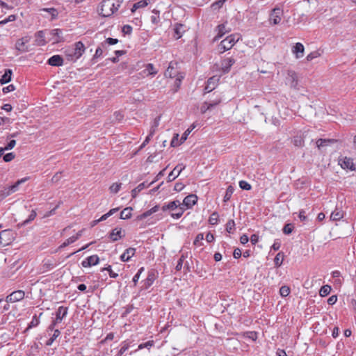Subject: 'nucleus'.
<instances>
[{
	"mask_svg": "<svg viewBox=\"0 0 356 356\" xmlns=\"http://www.w3.org/2000/svg\"><path fill=\"white\" fill-rule=\"evenodd\" d=\"M155 182V180L152 181L151 183H149V184H146V182H143L141 184H140L137 187H136L135 188H134L132 191H131V195L133 197H136L137 196V195L142 191L145 188H148L149 186H151L152 184H154Z\"/></svg>",
	"mask_w": 356,
	"mask_h": 356,
	"instance_id": "23",
	"label": "nucleus"
},
{
	"mask_svg": "<svg viewBox=\"0 0 356 356\" xmlns=\"http://www.w3.org/2000/svg\"><path fill=\"white\" fill-rule=\"evenodd\" d=\"M285 83L286 85L289 86L291 88L299 90L298 75L295 71L287 70Z\"/></svg>",
	"mask_w": 356,
	"mask_h": 356,
	"instance_id": "5",
	"label": "nucleus"
},
{
	"mask_svg": "<svg viewBox=\"0 0 356 356\" xmlns=\"http://www.w3.org/2000/svg\"><path fill=\"white\" fill-rule=\"evenodd\" d=\"M331 290H332V289H331L330 286H329V285H324V286H323L321 288V289L319 291V294L322 297H325L328 294H330Z\"/></svg>",
	"mask_w": 356,
	"mask_h": 356,
	"instance_id": "37",
	"label": "nucleus"
},
{
	"mask_svg": "<svg viewBox=\"0 0 356 356\" xmlns=\"http://www.w3.org/2000/svg\"><path fill=\"white\" fill-rule=\"evenodd\" d=\"M157 273L154 270H152L148 272L147 277L144 281V285L145 289H148L154 283L156 278Z\"/></svg>",
	"mask_w": 356,
	"mask_h": 356,
	"instance_id": "17",
	"label": "nucleus"
},
{
	"mask_svg": "<svg viewBox=\"0 0 356 356\" xmlns=\"http://www.w3.org/2000/svg\"><path fill=\"white\" fill-rule=\"evenodd\" d=\"M40 323V321L38 320V318H37L36 315H35L31 323H29L27 329H30V328H32L33 327H36L38 324Z\"/></svg>",
	"mask_w": 356,
	"mask_h": 356,
	"instance_id": "52",
	"label": "nucleus"
},
{
	"mask_svg": "<svg viewBox=\"0 0 356 356\" xmlns=\"http://www.w3.org/2000/svg\"><path fill=\"white\" fill-rule=\"evenodd\" d=\"M153 13L155 14L154 15H152L151 17V21L153 24H156L159 20H160V17H159V12L157 11V10H153Z\"/></svg>",
	"mask_w": 356,
	"mask_h": 356,
	"instance_id": "53",
	"label": "nucleus"
},
{
	"mask_svg": "<svg viewBox=\"0 0 356 356\" xmlns=\"http://www.w3.org/2000/svg\"><path fill=\"white\" fill-rule=\"evenodd\" d=\"M104 270H107L109 273V276L112 278H116L118 276V273H115L112 270L111 266H108L107 267L102 269V271Z\"/></svg>",
	"mask_w": 356,
	"mask_h": 356,
	"instance_id": "55",
	"label": "nucleus"
},
{
	"mask_svg": "<svg viewBox=\"0 0 356 356\" xmlns=\"http://www.w3.org/2000/svg\"><path fill=\"white\" fill-rule=\"evenodd\" d=\"M26 180H27L26 177L21 179L18 180L17 182H15L13 185L10 186L9 187H7L8 191H10V194L16 192L18 190L19 186L21 184L25 182Z\"/></svg>",
	"mask_w": 356,
	"mask_h": 356,
	"instance_id": "31",
	"label": "nucleus"
},
{
	"mask_svg": "<svg viewBox=\"0 0 356 356\" xmlns=\"http://www.w3.org/2000/svg\"><path fill=\"white\" fill-rule=\"evenodd\" d=\"M43 10L51 14L52 18H56L58 16V11L54 8H44Z\"/></svg>",
	"mask_w": 356,
	"mask_h": 356,
	"instance_id": "50",
	"label": "nucleus"
},
{
	"mask_svg": "<svg viewBox=\"0 0 356 356\" xmlns=\"http://www.w3.org/2000/svg\"><path fill=\"white\" fill-rule=\"evenodd\" d=\"M122 3V0H103L99 6V14L103 17L112 16L117 12Z\"/></svg>",
	"mask_w": 356,
	"mask_h": 356,
	"instance_id": "1",
	"label": "nucleus"
},
{
	"mask_svg": "<svg viewBox=\"0 0 356 356\" xmlns=\"http://www.w3.org/2000/svg\"><path fill=\"white\" fill-rule=\"evenodd\" d=\"M118 42V39L108 38L106 39L105 41L102 42V47L103 48L107 49L108 45H113V44H117Z\"/></svg>",
	"mask_w": 356,
	"mask_h": 356,
	"instance_id": "36",
	"label": "nucleus"
},
{
	"mask_svg": "<svg viewBox=\"0 0 356 356\" xmlns=\"http://www.w3.org/2000/svg\"><path fill=\"white\" fill-rule=\"evenodd\" d=\"M13 72L10 69H6L4 74L0 79V83L1 85L6 84L11 81V76Z\"/></svg>",
	"mask_w": 356,
	"mask_h": 356,
	"instance_id": "29",
	"label": "nucleus"
},
{
	"mask_svg": "<svg viewBox=\"0 0 356 356\" xmlns=\"http://www.w3.org/2000/svg\"><path fill=\"white\" fill-rule=\"evenodd\" d=\"M186 166L184 164L177 165L168 175V181H172L175 180L181 173V172L184 170Z\"/></svg>",
	"mask_w": 356,
	"mask_h": 356,
	"instance_id": "14",
	"label": "nucleus"
},
{
	"mask_svg": "<svg viewBox=\"0 0 356 356\" xmlns=\"http://www.w3.org/2000/svg\"><path fill=\"white\" fill-rule=\"evenodd\" d=\"M104 49H106V48H103V47H102V43H101V44H100V46H99V47L97 48V49H96V51H95V55L93 56V58H92V59L94 60V59H95V58H99V57L102 56V54H103V50H104Z\"/></svg>",
	"mask_w": 356,
	"mask_h": 356,
	"instance_id": "48",
	"label": "nucleus"
},
{
	"mask_svg": "<svg viewBox=\"0 0 356 356\" xmlns=\"http://www.w3.org/2000/svg\"><path fill=\"white\" fill-rule=\"evenodd\" d=\"M184 259H185V257L184 255H181L180 257V258L179 259L177 266L175 267V269L177 271H179L181 269Z\"/></svg>",
	"mask_w": 356,
	"mask_h": 356,
	"instance_id": "60",
	"label": "nucleus"
},
{
	"mask_svg": "<svg viewBox=\"0 0 356 356\" xmlns=\"http://www.w3.org/2000/svg\"><path fill=\"white\" fill-rule=\"evenodd\" d=\"M284 15L283 9L280 7L274 8L270 13L269 15V22L273 25L279 24Z\"/></svg>",
	"mask_w": 356,
	"mask_h": 356,
	"instance_id": "4",
	"label": "nucleus"
},
{
	"mask_svg": "<svg viewBox=\"0 0 356 356\" xmlns=\"http://www.w3.org/2000/svg\"><path fill=\"white\" fill-rule=\"evenodd\" d=\"M144 271V267H141L138 271L137 272V273L133 277V282L134 284V286H136L137 284V282L140 278V276L141 275V273Z\"/></svg>",
	"mask_w": 356,
	"mask_h": 356,
	"instance_id": "51",
	"label": "nucleus"
},
{
	"mask_svg": "<svg viewBox=\"0 0 356 356\" xmlns=\"http://www.w3.org/2000/svg\"><path fill=\"white\" fill-rule=\"evenodd\" d=\"M35 44L38 46H43L46 44V41L44 40V33L43 31H39L35 34Z\"/></svg>",
	"mask_w": 356,
	"mask_h": 356,
	"instance_id": "25",
	"label": "nucleus"
},
{
	"mask_svg": "<svg viewBox=\"0 0 356 356\" xmlns=\"http://www.w3.org/2000/svg\"><path fill=\"white\" fill-rule=\"evenodd\" d=\"M343 217V213L341 210L336 209L330 215V220L337 221Z\"/></svg>",
	"mask_w": 356,
	"mask_h": 356,
	"instance_id": "30",
	"label": "nucleus"
},
{
	"mask_svg": "<svg viewBox=\"0 0 356 356\" xmlns=\"http://www.w3.org/2000/svg\"><path fill=\"white\" fill-rule=\"evenodd\" d=\"M85 51V47L82 42H76L73 47L65 50V54L69 60H76L79 58Z\"/></svg>",
	"mask_w": 356,
	"mask_h": 356,
	"instance_id": "2",
	"label": "nucleus"
},
{
	"mask_svg": "<svg viewBox=\"0 0 356 356\" xmlns=\"http://www.w3.org/2000/svg\"><path fill=\"white\" fill-rule=\"evenodd\" d=\"M25 296V293L22 290H17L13 291L10 295H8L6 298V302H15L24 299Z\"/></svg>",
	"mask_w": 356,
	"mask_h": 356,
	"instance_id": "10",
	"label": "nucleus"
},
{
	"mask_svg": "<svg viewBox=\"0 0 356 356\" xmlns=\"http://www.w3.org/2000/svg\"><path fill=\"white\" fill-rule=\"evenodd\" d=\"M47 63L51 66H62L63 64V59L60 55H54L49 58Z\"/></svg>",
	"mask_w": 356,
	"mask_h": 356,
	"instance_id": "19",
	"label": "nucleus"
},
{
	"mask_svg": "<svg viewBox=\"0 0 356 356\" xmlns=\"http://www.w3.org/2000/svg\"><path fill=\"white\" fill-rule=\"evenodd\" d=\"M67 314V307H65L63 306L59 307L56 312V319L49 325L48 330L51 331L54 330L56 325L58 323L61 322V321L66 316Z\"/></svg>",
	"mask_w": 356,
	"mask_h": 356,
	"instance_id": "7",
	"label": "nucleus"
},
{
	"mask_svg": "<svg viewBox=\"0 0 356 356\" xmlns=\"http://www.w3.org/2000/svg\"><path fill=\"white\" fill-rule=\"evenodd\" d=\"M160 120H161V116H158L156 118H154V122L151 126L150 131H149L150 136H153L154 135L156 130L159 125Z\"/></svg>",
	"mask_w": 356,
	"mask_h": 356,
	"instance_id": "32",
	"label": "nucleus"
},
{
	"mask_svg": "<svg viewBox=\"0 0 356 356\" xmlns=\"http://www.w3.org/2000/svg\"><path fill=\"white\" fill-rule=\"evenodd\" d=\"M159 205H156L154 207H153L152 209L147 210V211L143 213L142 214H140V216H138V218L139 220H143L146 218H147L148 216H151L152 214L157 212L159 210Z\"/></svg>",
	"mask_w": 356,
	"mask_h": 356,
	"instance_id": "27",
	"label": "nucleus"
},
{
	"mask_svg": "<svg viewBox=\"0 0 356 356\" xmlns=\"http://www.w3.org/2000/svg\"><path fill=\"white\" fill-rule=\"evenodd\" d=\"M145 73H147L148 75H155L157 73V71L155 70L154 66L152 63H149L146 65V67L144 70Z\"/></svg>",
	"mask_w": 356,
	"mask_h": 356,
	"instance_id": "38",
	"label": "nucleus"
},
{
	"mask_svg": "<svg viewBox=\"0 0 356 356\" xmlns=\"http://www.w3.org/2000/svg\"><path fill=\"white\" fill-rule=\"evenodd\" d=\"M224 3L223 0H218L211 4V8L213 10L219 9L223 6Z\"/></svg>",
	"mask_w": 356,
	"mask_h": 356,
	"instance_id": "59",
	"label": "nucleus"
},
{
	"mask_svg": "<svg viewBox=\"0 0 356 356\" xmlns=\"http://www.w3.org/2000/svg\"><path fill=\"white\" fill-rule=\"evenodd\" d=\"M319 54L317 51H314L308 54L306 59L307 61H311L314 58H317Z\"/></svg>",
	"mask_w": 356,
	"mask_h": 356,
	"instance_id": "62",
	"label": "nucleus"
},
{
	"mask_svg": "<svg viewBox=\"0 0 356 356\" xmlns=\"http://www.w3.org/2000/svg\"><path fill=\"white\" fill-rule=\"evenodd\" d=\"M212 108L209 106V103L206 101L201 106L200 111L202 114L205 113L207 111L211 110Z\"/></svg>",
	"mask_w": 356,
	"mask_h": 356,
	"instance_id": "57",
	"label": "nucleus"
},
{
	"mask_svg": "<svg viewBox=\"0 0 356 356\" xmlns=\"http://www.w3.org/2000/svg\"><path fill=\"white\" fill-rule=\"evenodd\" d=\"M239 186L243 190L249 191L251 189V185L245 181H240Z\"/></svg>",
	"mask_w": 356,
	"mask_h": 356,
	"instance_id": "56",
	"label": "nucleus"
},
{
	"mask_svg": "<svg viewBox=\"0 0 356 356\" xmlns=\"http://www.w3.org/2000/svg\"><path fill=\"white\" fill-rule=\"evenodd\" d=\"M76 241V238H74L72 236L68 238L65 242H63L60 246H59V249H62L63 248H65L67 247V245H69L71 243H73L74 242Z\"/></svg>",
	"mask_w": 356,
	"mask_h": 356,
	"instance_id": "47",
	"label": "nucleus"
},
{
	"mask_svg": "<svg viewBox=\"0 0 356 356\" xmlns=\"http://www.w3.org/2000/svg\"><path fill=\"white\" fill-rule=\"evenodd\" d=\"M216 31L218 32L216 36L213 38V42L217 41L220 38H222L226 33H228L230 31V30L226 29V26L225 24H219L216 27Z\"/></svg>",
	"mask_w": 356,
	"mask_h": 356,
	"instance_id": "22",
	"label": "nucleus"
},
{
	"mask_svg": "<svg viewBox=\"0 0 356 356\" xmlns=\"http://www.w3.org/2000/svg\"><path fill=\"white\" fill-rule=\"evenodd\" d=\"M235 60L232 58H227L222 61L221 66L224 73H228L230 67L234 64Z\"/></svg>",
	"mask_w": 356,
	"mask_h": 356,
	"instance_id": "18",
	"label": "nucleus"
},
{
	"mask_svg": "<svg viewBox=\"0 0 356 356\" xmlns=\"http://www.w3.org/2000/svg\"><path fill=\"white\" fill-rule=\"evenodd\" d=\"M207 102L209 103V106L213 108L222 102V97L220 94L214 92L209 100Z\"/></svg>",
	"mask_w": 356,
	"mask_h": 356,
	"instance_id": "21",
	"label": "nucleus"
},
{
	"mask_svg": "<svg viewBox=\"0 0 356 356\" xmlns=\"http://www.w3.org/2000/svg\"><path fill=\"white\" fill-rule=\"evenodd\" d=\"M304 46L300 42H297L293 48V52L296 54L297 58H300L303 56Z\"/></svg>",
	"mask_w": 356,
	"mask_h": 356,
	"instance_id": "26",
	"label": "nucleus"
},
{
	"mask_svg": "<svg viewBox=\"0 0 356 356\" xmlns=\"http://www.w3.org/2000/svg\"><path fill=\"white\" fill-rule=\"evenodd\" d=\"M173 30V36L176 40H178L182 37L184 33L186 31V26L183 24L176 23L174 25Z\"/></svg>",
	"mask_w": 356,
	"mask_h": 356,
	"instance_id": "15",
	"label": "nucleus"
},
{
	"mask_svg": "<svg viewBox=\"0 0 356 356\" xmlns=\"http://www.w3.org/2000/svg\"><path fill=\"white\" fill-rule=\"evenodd\" d=\"M219 80V77L216 76H213L212 77H210L208 79L207 85L204 88L205 92H210L212 90H213L218 86Z\"/></svg>",
	"mask_w": 356,
	"mask_h": 356,
	"instance_id": "12",
	"label": "nucleus"
},
{
	"mask_svg": "<svg viewBox=\"0 0 356 356\" xmlns=\"http://www.w3.org/2000/svg\"><path fill=\"white\" fill-rule=\"evenodd\" d=\"M131 207L124 209L120 213V218L123 220L129 219L131 217Z\"/></svg>",
	"mask_w": 356,
	"mask_h": 356,
	"instance_id": "33",
	"label": "nucleus"
},
{
	"mask_svg": "<svg viewBox=\"0 0 356 356\" xmlns=\"http://www.w3.org/2000/svg\"><path fill=\"white\" fill-rule=\"evenodd\" d=\"M338 143L337 140L335 139H323L320 138L316 141L317 147L320 149L322 147L327 146L329 145Z\"/></svg>",
	"mask_w": 356,
	"mask_h": 356,
	"instance_id": "28",
	"label": "nucleus"
},
{
	"mask_svg": "<svg viewBox=\"0 0 356 356\" xmlns=\"http://www.w3.org/2000/svg\"><path fill=\"white\" fill-rule=\"evenodd\" d=\"M31 40L30 36H25L17 40L15 48L20 52L25 53L29 51V48L26 45Z\"/></svg>",
	"mask_w": 356,
	"mask_h": 356,
	"instance_id": "9",
	"label": "nucleus"
},
{
	"mask_svg": "<svg viewBox=\"0 0 356 356\" xmlns=\"http://www.w3.org/2000/svg\"><path fill=\"white\" fill-rule=\"evenodd\" d=\"M181 205V204L179 200H174L163 205L161 209L163 211H166L168 210L174 211Z\"/></svg>",
	"mask_w": 356,
	"mask_h": 356,
	"instance_id": "20",
	"label": "nucleus"
},
{
	"mask_svg": "<svg viewBox=\"0 0 356 356\" xmlns=\"http://www.w3.org/2000/svg\"><path fill=\"white\" fill-rule=\"evenodd\" d=\"M338 162L343 169H347L352 171L355 170V165L352 158L347 156H340L339 158Z\"/></svg>",
	"mask_w": 356,
	"mask_h": 356,
	"instance_id": "8",
	"label": "nucleus"
},
{
	"mask_svg": "<svg viewBox=\"0 0 356 356\" xmlns=\"http://www.w3.org/2000/svg\"><path fill=\"white\" fill-rule=\"evenodd\" d=\"M280 293L282 297H286L290 293V289L287 286H282L280 289Z\"/></svg>",
	"mask_w": 356,
	"mask_h": 356,
	"instance_id": "44",
	"label": "nucleus"
},
{
	"mask_svg": "<svg viewBox=\"0 0 356 356\" xmlns=\"http://www.w3.org/2000/svg\"><path fill=\"white\" fill-rule=\"evenodd\" d=\"M197 201V196L194 194L187 195L183 200V206L184 208L191 209L193 205L196 204Z\"/></svg>",
	"mask_w": 356,
	"mask_h": 356,
	"instance_id": "13",
	"label": "nucleus"
},
{
	"mask_svg": "<svg viewBox=\"0 0 356 356\" xmlns=\"http://www.w3.org/2000/svg\"><path fill=\"white\" fill-rule=\"evenodd\" d=\"M15 233L11 229H5L0 232V243L3 246L12 243L15 238Z\"/></svg>",
	"mask_w": 356,
	"mask_h": 356,
	"instance_id": "6",
	"label": "nucleus"
},
{
	"mask_svg": "<svg viewBox=\"0 0 356 356\" xmlns=\"http://www.w3.org/2000/svg\"><path fill=\"white\" fill-rule=\"evenodd\" d=\"M36 217V212L33 210L31 213V214L29 216V218L24 221L23 225H26L31 222V220H33Z\"/></svg>",
	"mask_w": 356,
	"mask_h": 356,
	"instance_id": "61",
	"label": "nucleus"
},
{
	"mask_svg": "<svg viewBox=\"0 0 356 356\" xmlns=\"http://www.w3.org/2000/svg\"><path fill=\"white\" fill-rule=\"evenodd\" d=\"M186 208H184L183 206H180L177 209H176V212L175 213H170V216L173 218H176V219H178L179 218L181 217V216L183 215L184 211H185Z\"/></svg>",
	"mask_w": 356,
	"mask_h": 356,
	"instance_id": "35",
	"label": "nucleus"
},
{
	"mask_svg": "<svg viewBox=\"0 0 356 356\" xmlns=\"http://www.w3.org/2000/svg\"><path fill=\"white\" fill-rule=\"evenodd\" d=\"M204 239V234L202 233H200L198 234L194 241H193V244L196 246H201L202 245V241Z\"/></svg>",
	"mask_w": 356,
	"mask_h": 356,
	"instance_id": "41",
	"label": "nucleus"
},
{
	"mask_svg": "<svg viewBox=\"0 0 356 356\" xmlns=\"http://www.w3.org/2000/svg\"><path fill=\"white\" fill-rule=\"evenodd\" d=\"M284 260V253L280 252L277 254L274 259V264L276 267H280L283 262Z\"/></svg>",
	"mask_w": 356,
	"mask_h": 356,
	"instance_id": "34",
	"label": "nucleus"
},
{
	"mask_svg": "<svg viewBox=\"0 0 356 356\" xmlns=\"http://www.w3.org/2000/svg\"><path fill=\"white\" fill-rule=\"evenodd\" d=\"M51 34L54 36H56L57 38L55 40L56 42H58L60 40L62 31L59 29H53L51 31Z\"/></svg>",
	"mask_w": 356,
	"mask_h": 356,
	"instance_id": "42",
	"label": "nucleus"
},
{
	"mask_svg": "<svg viewBox=\"0 0 356 356\" xmlns=\"http://www.w3.org/2000/svg\"><path fill=\"white\" fill-rule=\"evenodd\" d=\"M234 188L232 186H229L226 190L225 195L223 198L224 202H227L229 200L232 195L233 194Z\"/></svg>",
	"mask_w": 356,
	"mask_h": 356,
	"instance_id": "40",
	"label": "nucleus"
},
{
	"mask_svg": "<svg viewBox=\"0 0 356 356\" xmlns=\"http://www.w3.org/2000/svg\"><path fill=\"white\" fill-rule=\"evenodd\" d=\"M293 228H294V227L292 224L288 223L284 225L282 230L285 234H290L293 232Z\"/></svg>",
	"mask_w": 356,
	"mask_h": 356,
	"instance_id": "46",
	"label": "nucleus"
},
{
	"mask_svg": "<svg viewBox=\"0 0 356 356\" xmlns=\"http://www.w3.org/2000/svg\"><path fill=\"white\" fill-rule=\"evenodd\" d=\"M60 334V332L59 331V330H54V334L52 337L46 342V346H51Z\"/></svg>",
	"mask_w": 356,
	"mask_h": 356,
	"instance_id": "39",
	"label": "nucleus"
},
{
	"mask_svg": "<svg viewBox=\"0 0 356 356\" xmlns=\"http://www.w3.org/2000/svg\"><path fill=\"white\" fill-rule=\"evenodd\" d=\"M99 261V258L97 255H92L86 258L81 262V265L84 268L90 267L97 265Z\"/></svg>",
	"mask_w": 356,
	"mask_h": 356,
	"instance_id": "16",
	"label": "nucleus"
},
{
	"mask_svg": "<svg viewBox=\"0 0 356 356\" xmlns=\"http://www.w3.org/2000/svg\"><path fill=\"white\" fill-rule=\"evenodd\" d=\"M235 228V222L234 220H229L226 224V231L232 233Z\"/></svg>",
	"mask_w": 356,
	"mask_h": 356,
	"instance_id": "43",
	"label": "nucleus"
},
{
	"mask_svg": "<svg viewBox=\"0 0 356 356\" xmlns=\"http://www.w3.org/2000/svg\"><path fill=\"white\" fill-rule=\"evenodd\" d=\"M136 249L134 248H127L125 252L120 256L122 261H128L134 254Z\"/></svg>",
	"mask_w": 356,
	"mask_h": 356,
	"instance_id": "24",
	"label": "nucleus"
},
{
	"mask_svg": "<svg viewBox=\"0 0 356 356\" xmlns=\"http://www.w3.org/2000/svg\"><path fill=\"white\" fill-rule=\"evenodd\" d=\"M122 31L124 34H131L132 31V27L130 25H124L122 27Z\"/></svg>",
	"mask_w": 356,
	"mask_h": 356,
	"instance_id": "63",
	"label": "nucleus"
},
{
	"mask_svg": "<svg viewBox=\"0 0 356 356\" xmlns=\"http://www.w3.org/2000/svg\"><path fill=\"white\" fill-rule=\"evenodd\" d=\"M218 215L216 212L213 213L209 217V221L211 225H216L218 222Z\"/></svg>",
	"mask_w": 356,
	"mask_h": 356,
	"instance_id": "49",
	"label": "nucleus"
},
{
	"mask_svg": "<svg viewBox=\"0 0 356 356\" xmlns=\"http://www.w3.org/2000/svg\"><path fill=\"white\" fill-rule=\"evenodd\" d=\"M239 34H231L222 40L218 46V51L220 54L229 50L240 40Z\"/></svg>",
	"mask_w": 356,
	"mask_h": 356,
	"instance_id": "3",
	"label": "nucleus"
},
{
	"mask_svg": "<svg viewBox=\"0 0 356 356\" xmlns=\"http://www.w3.org/2000/svg\"><path fill=\"white\" fill-rule=\"evenodd\" d=\"M125 236V232L122 228L115 227L109 234V238L111 241L115 242Z\"/></svg>",
	"mask_w": 356,
	"mask_h": 356,
	"instance_id": "11",
	"label": "nucleus"
},
{
	"mask_svg": "<svg viewBox=\"0 0 356 356\" xmlns=\"http://www.w3.org/2000/svg\"><path fill=\"white\" fill-rule=\"evenodd\" d=\"M120 187H121L120 183H119V184L114 183L110 186L109 190H110L111 193H117L120 191Z\"/></svg>",
	"mask_w": 356,
	"mask_h": 356,
	"instance_id": "45",
	"label": "nucleus"
},
{
	"mask_svg": "<svg viewBox=\"0 0 356 356\" xmlns=\"http://www.w3.org/2000/svg\"><path fill=\"white\" fill-rule=\"evenodd\" d=\"M15 157V154L13 152L8 153L3 156V161L5 162H10L13 160Z\"/></svg>",
	"mask_w": 356,
	"mask_h": 356,
	"instance_id": "58",
	"label": "nucleus"
},
{
	"mask_svg": "<svg viewBox=\"0 0 356 356\" xmlns=\"http://www.w3.org/2000/svg\"><path fill=\"white\" fill-rule=\"evenodd\" d=\"M10 195V191L8 188H4V189L0 191V202L3 200L5 197L9 196Z\"/></svg>",
	"mask_w": 356,
	"mask_h": 356,
	"instance_id": "54",
	"label": "nucleus"
},
{
	"mask_svg": "<svg viewBox=\"0 0 356 356\" xmlns=\"http://www.w3.org/2000/svg\"><path fill=\"white\" fill-rule=\"evenodd\" d=\"M114 117L116 121L120 122L123 119L124 115L120 111H115L114 113Z\"/></svg>",
	"mask_w": 356,
	"mask_h": 356,
	"instance_id": "64",
	"label": "nucleus"
}]
</instances>
